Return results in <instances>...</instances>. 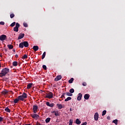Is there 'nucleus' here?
Wrapping results in <instances>:
<instances>
[{"label": "nucleus", "instance_id": "1", "mask_svg": "<svg viewBox=\"0 0 125 125\" xmlns=\"http://www.w3.org/2000/svg\"><path fill=\"white\" fill-rule=\"evenodd\" d=\"M9 73V68H4L1 71V73H0V78H2V77H5L6 74Z\"/></svg>", "mask_w": 125, "mask_h": 125}, {"label": "nucleus", "instance_id": "2", "mask_svg": "<svg viewBox=\"0 0 125 125\" xmlns=\"http://www.w3.org/2000/svg\"><path fill=\"white\" fill-rule=\"evenodd\" d=\"M45 97L46 98L51 99V98H53V93H52L51 92H50L49 93L46 94Z\"/></svg>", "mask_w": 125, "mask_h": 125}, {"label": "nucleus", "instance_id": "3", "mask_svg": "<svg viewBox=\"0 0 125 125\" xmlns=\"http://www.w3.org/2000/svg\"><path fill=\"white\" fill-rule=\"evenodd\" d=\"M19 27H20V24H19L18 22H17L15 27H14V32H18V31H19Z\"/></svg>", "mask_w": 125, "mask_h": 125}, {"label": "nucleus", "instance_id": "4", "mask_svg": "<svg viewBox=\"0 0 125 125\" xmlns=\"http://www.w3.org/2000/svg\"><path fill=\"white\" fill-rule=\"evenodd\" d=\"M6 39H7V36H6V35H2L0 36V41H1V42H3V41H6Z\"/></svg>", "mask_w": 125, "mask_h": 125}, {"label": "nucleus", "instance_id": "5", "mask_svg": "<svg viewBox=\"0 0 125 125\" xmlns=\"http://www.w3.org/2000/svg\"><path fill=\"white\" fill-rule=\"evenodd\" d=\"M38 107L37 105H33V113H34V114H36V113L38 112Z\"/></svg>", "mask_w": 125, "mask_h": 125}, {"label": "nucleus", "instance_id": "6", "mask_svg": "<svg viewBox=\"0 0 125 125\" xmlns=\"http://www.w3.org/2000/svg\"><path fill=\"white\" fill-rule=\"evenodd\" d=\"M31 117H32L33 119H38L40 118V116L37 114H31Z\"/></svg>", "mask_w": 125, "mask_h": 125}, {"label": "nucleus", "instance_id": "7", "mask_svg": "<svg viewBox=\"0 0 125 125\" xmlns=\"http://www.w3.org/2000/svg\"><path fill=\"white\" fill-rule=\"evenodd\" d=\"M99 118V114L96 112L94 115V120L95 121H98V119Z\"/></svg>", "mask_w": 125, "mask_h": 125}, {"label": "nucleus", "instance_id": "8", "mask_svg": "<svg viewBox=\"0 0 125 125\" xmlns=\"http://www.w3.org/2000/svg\"><path fill=\"white\" fill-rule=\"evenodd\" d=\"M82 97H83V94L81 93H79L77 97V100L78 101H81V100H82Z\"/></svg>", "mask_w": 125, "mask_h": 125}, {"label": "nucleus", "instance_id": "9", "mask_svg": "<svg viewBox=\"0 0 125 125\" xmlns=\"http://www.w3.org/2000/svg\"><path fill=\"white\" fill-rule=\"evenodd\" d=\"M25 36V34L24 33H21L20 34L18 40H21V39H23Z\"/></svg>", "mask_w": 125, "mask_h": 125}, {"label": "nucleus", "instance_id": "10", "mask_svg": "<svg viewBox=\"0 0 125 125\" xmlns=\"http://www.w3.org/2000/svg\"><path fill=\"white\" fill-rule=\"evenodd\" d=\"M62 79V76L61 75H59L56 77V78H55V81L56 82H58V81H60Z\"/></svg>", "mask_w": 125, "mask_h": 125}, {"label": "nucleus", "instance_id": "11", "mask_svg": "<svg viewBox=\"0 0 125 125\" xmlns=\"http://www.w3.org/2000/svg\"><path fill=\"white\" fill-rule=\"evenodd\" d=\"M89 97H90V95H89V94H86L84 96V98L86 100H88V99H89Z\"/></svg>", "mask_w": 125, "mask_h": 125}, {"label": "nucleus", "instance_id": "12", "mask_svg": "<svg viewBox=\"0 0 125 125\" xmlns=\"http://www.w3.org/2000/svg\"><path fill=\"white\" fill-rule=\"evenodd\" d=\"M23 42V46H24V47H28V46H29V43H28V42L24 41Z\"/></svg>", "mask_w": 125, "mask_h": 125}, {"label": "nucleus", "instance_id": "13", "mask_svg": "<svg viewBox=\"0 0 125 125\" xmlns=\"http://www.w3.org/2000/svg\"><path fill=\"white\" fill-rule=\"evenodd\" d=\"M33 49L34 50V51H38V50H39V46L34 45L33 47Z\"/></svg>", "mask_w": 125, "mask_h": 125}, {"label": "nucleus", "instance_id": "14", "mask_svg": "<svg viewBox=\"0 0 125 125\" xmlns=\"http://www.w3.org/2000/svg\"><path fill=\"white\" fill-rule=\"evenodd\" d=\"M57 106L58 107V109H61L62 108H63V105L62 104H57Z\"/></svg>", "mask_w": 125, "mask_h": 125}, {"label": "nucleus", "instance_id": "15", "mask_svg": "<svg viewBox=\"0 0 125 125\" xmlns=\"http://www.w3.org/2000/svg\"><path fill=\"white\" fill-rule=\"evenodd\" d=\"M18 98H19V100H21V101H24L25 100V99L21 95L19 96Z\"/></svg>", "mask_w": 125, "mask_h": 125}, {"label": "nucleus", "instance_id": "16", "mask_svg": "<svg viewBox=\"0 0 125 125\" xmlns=\"http://www.w3.org/2000/svg\"><path fill=\"white\" fill-rule=\"evenodd\" d=\"M22 96V97L24 99H26V98H27V94H26V93H25V92H23V93H22V95H21Z\"/></svg>", "mask_w": 125, "mask_h": 125}, {"label": "nucleus", "instance_id": "17", "mask_svg": "<svg viewBox=\"0 0 125 125\" xmlns=\"http://www.w3.org/2000/svg\"><path fill=\"white\" fill-rule=\"evenodd\" d=\"M32 85H33V83H29L27 86V89H30L32 87Z\"/></svg>", "mask_w": 125, "mask_h": 125}, {"label": "nucleus", "instance_id": "18", "mask_svg": "<svg viewBox=\"0 0 125 125\" xmlns=\"http://www.w3.org/2000/svg\"><path fill=\"white\" fill-rule=\"evenodd\" d=\"M19 47L20 48H23V47H24V43L23 42L20 43Z\"/></svg>", "mask_w": 125, "mask_h": 125}, {"label": "nucleus", "instance_id": "19", "mask_svg": "<svg viewBox=\"0 0 125 125\" xmlns=\"http://www.w3.org/2000/svg\"><path fill=\"white\" fill-rule=\"evenodd\" d=\"M18 65V62L16 61H14L13 62V66H14V67H16Z\"/></svg>", "mask_w": 125, "mask_h": 125}, {"label": "nucleus", "instance_id": "20", "mask_svg": "<svg viewBox=\"0 0 125 125\" xmlns=\"http://www.w3.org/2000/svg\"><path fill=\"white\" fill-rule=\"evenodd\" d=\"M71 100H72V98H71V97H68L64 100V101L65 102H67V101H69Z\"/></svg>", "mask_w": 125, "mask_h": 125}, {"label": "nucleus", "instance_id": "21", "mask_svg": "<svg viewBox=\"0 0 125 125\" xmlns=\"http://www.w3.org/2000/svg\"><path fill=\"white\" fill-rule=\"evenodd\" d=\"M7 47H8L9 49H12L13 48V45L8 44L7 45Z\"/></svg>", "mask_w": 125, "mask_h": 125}, {"label": "nucleus", "instance_id": "22", "mask_svg": "<svg viewBox=\"0 0 125 125\" xmlns=\"http://www.w3.org/2000/svg\"><path fill=\"white\" fill-rule=\"evenodd\" d=\"M81 121H80V120H79V119H77L76 120V124H77V125H81Z\"/></svg>", "mask_w": 125, "mask_h": 125}, {"label": "nucleus", "instance_id": "23", "mask_svg": "<svg viewBox=\"0 0 125 125\" xmlns=\"http://www.w3.org/2000/svg\"><path fill=\"white\" fill-rule=\"evenodd\" d=\"M50 120H51L50 118H46V119H45V123H46V124L49 123V122H50Z\"/></svg>", "mask_w": 125, "mask_h": 125}, {"label": "nucleus", "instance_id": "24", "mask_svg": "<svg viewBox=\"0 0 125 125\" xmlns=\"http://www.w3.org/2000/svg\"><path fill=\"white\" fill-rule=\"evenodd\" d=\"M73 82H74V78H71L69 81H68V83H72Z\"/></svg>", "mask_w": 125, "mask_h": 125}, {"label": "nucleus", "instance_id": "25", "mask_svg": "<svg viewBox=\"0 0 125 125\" xmlns=\"http://www.w3.org/2000/svg\"><path fill=\"white\" fill-rule=\"evenodd\" d=\"M65 94H66L67 96H73V94L69 92L65 93Z\"/></svg>", "mask_w": 125, "mask_h": 125}, {"label": "nucleus", "instance_id": "26", "mask_svg": "<svg viewBox=\"0 0 125 125\" xmlns=\"http://www.w3.org/2000/svg\"><path fill=\"white\" fill-rule=\"evenodd\" d=\"M8 92L7 91V90H4V91H3L2 92V94H3L4 95H5V94H7Z\"/></svg>", "mask_w": 125, "mask_h": 125}, {"label": "nucleus", "instance_id": "27", "mask_svg": "<svg viewBox=\"0 0 125 125\" xmlns=\"http://www.w3.org/2000/svg\"><path fill=\"white\" fill-rule=\"evenodd\" d=\"M112 123L115 124V125H118V119H115L112 121Z\"/></svg>", "mask_w": 125, "mask_h": 125}, {"label": "nucleus", "instance_id": "28", "mask_svg": "<svg viewBox=\"0 0 125 125\" xmlns=\"http://www.w3.org/2000/svg\"><path fill=\"white\" fill-rule=\"evenodd\" d=\"M46 54V52H44L42 55V59H44V58L45 57Z\"/></svg>", "mask_w": 125, "mask_h": 125}, {"label": "nucleus", "instance_id": "29", "mask_svg": "<svg viewBox=\"0 0 125 125\" xmlns=\"http://www.w3.org/2000/svg\"><path fill=\"white\" fill-rule=\"evenodd\" d=\"M19 101V98L18 97V98H16V99H15L14 100V103L16 104V103H18V102Z\"/></svg>", "mask_w": 125, "mask_h": 125}, {"label": "nucleus", "instance_id": "30", "mask_svg": "<svg viewBox=\"0 0 125 125\" xmlns=\"http://www.w3.org/2000/svg\"><path fill=\"white\" fill-rule=\"evenodd\" d=\"M5 112H7V113H10V112H11L10 109L9 108H8V107H6L5 109Z\"/></svg>", "mask_w": 125, "mask_h": 125}, {"label": "nucleus", "instance_id": "31", "mask_svg": "<svg viewBox=\"0 0 125 125\" xmlns=\"http://www.w3.org/2000/svg\"><path fill=\"white\" fill-rule=\"evenodd\" d=\"M27 58H28V56L26 54L24 55L22 57V59H27Z\"/></svg>", "mask_w": 125, "mask_h": 125}, {"label": "nucleus", "instance_id": "32", "mask_svg": "<svg viewBox=\"0 0 125 125\" xmlns=\"http://www.w3.org/2000/svg\"><path fill=\"white\" fill-rule=\"evenodd\" d=\"M69 92L72 93H74V92H75V90L74 89V88H71L69 90Z\"/></svg>", "mask_w": 125, "mask_h": 125}, {"label": "nucleus", "instance_id": "33", "mask_svg": "<svg viewBox=\"0 0 125 125\" xmlns=\"http://www.w3.org/2000/svg\"><path fill=\"white\" fill-rule=\"evenodd\" d=\"M16 24V22L15 21L12 22L11 24H10V26L11 27H14L15 26V24Z\"/></svg>", "mask_w": 125, "mask_h": 125}, {"label": "nucleus", "instance_id": "34", "mask_svg": "<svg viewBox=\"0 0 125 125\" xmlns=\"http://www.w3.org/2000/svg\"><path fill=\"white\" fill-rule=\"evenodd\" d=\"M106 113H107V111H106V110H104V111H103L102 116H105V115H106Z\"/></svg>", "mask_w": 125, "mask_h": 125}, {"label": "nucleus", "instance_id": "35", "mask_svg": "<svg viewBox=\"0 0 125 125\" xmlns=\"http://www.w3.org/2000/svg\"><path fill=\"white\" fill-rule=\"evenodd\" d=\"M66 95V93H63L61 98H64L65 99V95Z\"/></svg>", "mask_w": 125, "mask_h": 125}, {"label": "nucleus", "instance_id": "36", "mask_svg": "<svg viewBox=\"0 0 125 125\" xmlns=\"http://www.w3.org/2000/svg\"><path fill=\"white\" fill-rule=\"evenodd\" d=\"M54 106V104L51 103L50 104V105L49 107H50L51 108H53Z\"/></svg>", "mask_w": 125, "mask_h": 125}, {"label": "nucleus", "instance_id": "37", "mask_svg": "<svg viewBox=\"0 0 125 125\" xmlns=\"http://www.w3.org/2000/svg\"><path fill=\"white\" fill-rule=\"evenodd\" d=\"M10 18L12 19L14 18V17L15 16V15H14V14H11L10 15Z\"/></svg>", "mask_w": 125, "mask_h": 125}, {"label": "nucleus", "instance_id": "38", "mask_svg": "<svg viewBox=\"0 0 125 125\" xmlns=\"http://www.w3.org/2000/svg\"><path fill=\"white\" fill-rule=\"evenodd\" d=\"M23 26L25 28H27V27H28V24L26 22H24V23H23Z\"/></svg>", "mask_w": 125, "mask_h": 125}, {"label": "nucleus", "instance_id": "39", "mask_svg": "<svg viewBox=\"0 0 125 125\" xmlns=\"http://www.w3.org/2000/svg\"><path fill=\"white\" fill-rule=\"evenodd\" d=\"M73 125V120H70L69 121V125Z\"/></svg>", "mask_w": 125, "mask_h": 125}, {"label": "nucleus", "instance_id": "40", "mask_svg": "<svg viewBox=\"0 0 125 125\" xmlns=\"http://www.w3.org/2000/svg\"><path fill=\"white\" fill-rule=\"evenodd\" d=\"M42 68H43V69H44V70H46V65H42Z\"/></svg>", "mask_w": 125, "mask_h": 125}, {"label": "nucleus", "instance_id": "41", "mask_svg": "<svg viewBox=\"0 0 125 125\" xmlns=\"http://www.w3.org/2000/svg\"><path fill=\"white\" fill-rule=\"evenodd\" d=\"M46 105H47V106H48V107H49V106L50 105V103L49 102H47L46 103Z\"/></svg>", "mask_w": 125, "mask_h": 125}, {"label": "nucleus", "instance_id": "42", "mask_svg": "<svg viewBox=\"0 0 125 125\" xmlns=\"http://www.w3.org/2000/svg\"><path fill=\"white\" fill-rule=\"evenodd\" d=\"M5 23L3 21L0 22V25H4Z\"/></svg>", "mask_w": 125, "mask_h": 125}, {"label": "nucleus", "instance_id": "43", "mask_svg": "<svg viewBox=\"0 0 125 125\" xmlns=\"http://www.w3.org/2000/svg\"><path fill=\"white\" fill-rule=\"evenodd\" d=\"M59 113L58 112H55V116H59Z\"/></svg>", "mask_w": 125, "mask_h": 125}, {"label": "nucleus", "instance_id": "44", "mask_svg": "<svg viewBox=\"0 0 125 125\" xmlns=\"http://www.w3.org/2000/svg\"><path fill=\"white\" fill-rule=\"evenodd\" d=\"M83 86H86V83H83Z\"/></svg>", "mask_w": 125, "mask_h": 125}, {"label": "nucleus", "instance_id": "45", "mask_svg": "<svg viewBox=\"0 0 125 125\" xmlns=\"http://www.w3.org/2000/svg\"><path fill=\"white\" fill-rule=\"evenodd\" d=\"M3 120V118L1 117H0V122H1Z\"/></svg>", "mask_w": 125, "mask_h": 125}, {"label": "nucleus", "instance_id": "46", "mask_svg": "<svg viewBox=\"0 0 125 125\" xmlns=\"http://www.w3.org/2000/svg\"><path fill=\"white\" fill-rule=\"evenodd\" d=\"M110 116H107V120H110Z\"/></svg>", "mask_w": 125, "mask_h": 125}, {"label": "nucleus", "instance_id": "47", "mask_svg": "<svg viewBox=\"0 0 125 125\" xmlns=\"http://www.w3.org/2000/svg\"><path fill=\"white\" fill-rule=\"evenodd\" d=\"M15 57H16V58H18V55H15Z\"/></svg>", "mask_w": 125, "mask_h": 125}, {"label": "nucleus", "instance_id": "48", "mask_svg": "<svg viewBox=\"0 0 125 125\" xmlns=\"http://www.w3.org/2000/svg\"><path fill=\"white\" fill-rule=\"evenodd\" d=\"M13 51L14 52H15V49H13Z\"/></svg>", "mask_w": 125, "mask_h": 125}, {"label": "nucleus", "instance_id": "49", "mask_svg": "<svg viewBox=\"0 0 125 125\" xmlns=\"http://www.w3.org/2000/svg\"><path fill=\"white\" fill-rule=\"evenodd\" d=\"M1 67V63L0 62V68Z\"/></svg>", "mask_w": 125, "mask_h": 125}, {"label": "nucleus", "instance_id": "50", "mask_svg": "<svg viewBox=\"0 0 125 125\" xmlns=\"http://www.w3.org/2000/svg\"><path fill=\"white\" fill-rule=\"evenodd\" d=\"M36 125H41L40 124H37Z\"/></svg>", "mask_w": 125, "mask_h": 125}, {"label": "nucleus", "instance_id": "51", "mask_svg": "<svg viewBox=\"0 0 125 125\" xmlns=\"http://www.w3.org/2000/svg\"><path fill=\"white\" fill-rule=\"evenodd\" d=\"M70 111H72V108H70Z\"/></svg>", "mask_w": 125, "mask_h": 125}, {"label": "nucleus", "instance_id": "52", "mask_svg": "<svg viewBox=\"0 0 125 125\" xmlns=\"http://www.w3.org/2000/svg\"><path fill=\"white\" fill-rule=\"evenodd\" d=\"M5 51H7V50H6V49H5Z\"/></svg>", "mask_w": 125, "mask_h": 125}]
</instances>
